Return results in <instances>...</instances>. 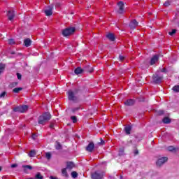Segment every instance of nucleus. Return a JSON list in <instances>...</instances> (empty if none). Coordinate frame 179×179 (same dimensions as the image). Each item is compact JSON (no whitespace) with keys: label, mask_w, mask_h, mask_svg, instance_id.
I'll use <instances>...</instances> for the list:
<instances>
[{"label":"nucleus","mask_w":179,"mask_h":179,"mask_svg":"<svg viewBox=\"0 0 179 179\" xmlns=\"http://www.w3.org/2000/svg\"><path fill=\"white\" fill-rule=\"evenodd\" d=\"M176 150V148L174 146H169L167 148V150H169V152H173V150Z\"/></svg>","instance_id":"32"},{"label":"nucleus","mask_w":179,"mask_h":179,"mask_svg":"<svg viewBox=\"0 0 179 179\" xmlns=\"http://www.w3.org/2000/svg\"><path fill=\"white\" fill-rule=\"evenodd\" d=\"M78 93H79V90H75L74 91L69 90L67 92L68 99L70 101H78V96H76Z\"/></svg>","instance_id":"2"},{"label":"nucleus","mask_w":179,"mask_h":179,"mask_svg":"<svg viewBox=\"0 0 179 179\" xmlns=\"http://www.w3.org/2000/svg\"><path fill=\"white\" fill-rule=\"evenodd\" d=\"M125 60V56H122L121 55H120L119 56V61H120L121 62H123V61Z\"/></svg>","instance_id":"36"},{"label":"nucleus","mask_w":179,"mask_h":179,"mask_svg":"<svg viewBox=\"0 0 179 179\" xmlns=\"http://www.w3.org/2000/svg\"><path fill=\"white\" fill-rule=\"evenodd\" d=\"M76 31V27H67L62 30V34L64 36V37H68L69 36H72L73 33Z\"/></svg>","instance_id":"3"},{"label":"nucleus","mask_w":179,"mask_h":179,"mask_svg":"<svg viewBox=\"0 0 179 179\" xmlns=\"http://www.w3.org/2000/svg\"><path fill=\"white\" fill-rule=\"evenodd\" d=\"M79 110H80V106H78L76 108H73L72 109V113H76V111H79Z\"/></svg>","instance_id":"37"},{"label":"nucleus","mask_w":179,"mask_h":179,"mask_svg":"<svg viewBox=\"0 0 179 179\" xmlns=\"http://www.w3.org/2000/svg\"><path fill=\"white\" fill-rule=\"evenodd\" d=\"M134 155H139V151H138V150H136L134 151Z\"/></svg>","instance_id":"49"},{"label":"nucleus","mask_w":179,"mask_h":179,"mask_svg":"<svg viewBox=\"0 0 179 179\" xmlns=\"http://www.w3.org/2000/svg\"><path fill=\"white\" fill-rule=\"evenodd\" d=\"M163 80V76H158L157 74H154L152 76V83L155 85H160Z\"/></svg>","instance_id":"6"},{"label":"nucleus","mask_w":179,"mask_h":179,"mask_svg":"<svg viewBox=\"0 0 179 179\" xmlns=\"http://www.w3.org/2000/svg\"><path fill=\"white\" fill-rule=\"evenodd\" d=\"M104 177V172L101 171H96L91 174L92 179H103Z\"/></svg>","instance_id":"4"},{"label":"nucleus","mask_w":179,"mask_h":179,"mask_svg":"<svg viewBox=\"0 0 179 179\" xmlns=\"http://www.w3.org/2000/svg\"><path fill=\"white\" fill-rule=\"evenodd\" d=\"M17 78L19 80H22V74L17 73Z\"/></svg>","instance_id":"42"},{"label":"nucleus","mask_w":179,"mask_h":179,"mask_svg":"<svg viewBox=\"0 0 179 179\" xmlns=\"http://www.w3.org/2000/svg\"><path fill=\"white\" fill-rule=\"evenodd\" d=\"M55 6L56 8H59V6H61V3H56Z\"/></svg>","instance_id":"47"},{"label":"nucleus","mask_w":179,"mask_h":179,"mask_svg":"<svg viewBox=\"0 0 179 179\" xmlns=\"http://www.w3.org/2000/svg\"><path fill=\"white\" fill-rule=\"evenodd\" d=\"M138 25L139 22L136 21V19H134L130 21L129 28L131 30H135V29H136V27H138Z\"/></svg>","instance_id":"7"},{"label":"nucleus","mask_w":179,"mask_h":179,"mask_svg":"<svg viewBox=\"0 0 179 179\" xmlns=\"http://www.w3.org/2000/svg\"><path fill=\"white\" fill-rule=\"evenodd\" d=\"M178 27H179V22H178Z\"/></svg>","instance_id":"54"},{"label":"nucleus","mask_w":179,"mask_h":179,"mask_svg":"<svg viewBox=\"0 0 179 179\" xmlns=\"http://www.w3.org/2000/svg\"><path fill=\"white\" fill-rule=\"evenodd\" d=\"M71 177L73 178H76V177H78V172L76 171L71 172Z\"/></svg>","instance_id":"33"},{"label":"nucleus","mask_w":179,"mask_h":179,"mask_svg":"<svg viewBox=\"0 0 179 179\" xmlns=\"http://www.w3.org/2000/svg\"><path fill=\"white\" fill-rule=\"evenodd\" d=\"M159 61V55H155L150 59V65H155Z\"/></svg>","instance_id":"12"},{"label":"nucleus","mask_w":179,"mask_h":179,"mask_svg":"<svg viewBox=\"0 0 179 179\" xmlns=\"http://www.w3.org/2000/svg\"><path fill=\"white\" fill-rule=\"evenodd\" d=\"M161 72H163V73L166 72V68H163V69L161 70Z\"/></svg>","instance_id":"50"},{"label":"nucleus","mask_w":179,"mask_h":179,"mask_svg":"<svg viewBox=\"0 0 179 179\" xmlns=\"http://www.w3.org/2000/svg\"><path fill=\"white\" fill-rule=\"evenodd\" d=\"M71 120H72L73 124H76V122H78V118L76 116H71Z\"/></svg>","instance_id":"31"},{"label":"nucleus","mask_w":179,"mask_h":179,"mask_svg":"<svg viewBox=\"0 0 179 179\" xmlns=\"http://www.w3.org/2000/svg\"><path fill=\"white\" fill-rule=\"evenodd\" d=\"M22 169H24V173H26L27 174L29 172H27L28 170H33V166L31 165H22Z\"/></svg>","instance_id":"16"},{"label":"nucleus","mask_w":179,"mask_h":179,"mask_svg":"<svg viewBox=\"0 0 179 179\" xmlns=\"http://www.w3.org/2000/svg\"><path fill=\"white\" fill-rule=\"evenodd\" d=\"M50 128H51V129H54V123L53 122L50 123Z\"/></svg>","instance_id":"45"},{"label":"nucleus","mask_w":179,"mask_h":179,"mask_svg":"<svg viewBox=\"0 0 179 179\" xmlns=\"http://www.w3.org/2000/svg\"><path fill=\"white\" fill-rule=\"evenodd\" d=\"M52 9H54V5H50L48 7L47 10H45V14L46 16H52Z\"/></svg>","instance_id":"10"},{"label":"nucleus","mask_w":179,"mask_h":179,"mask_svg":"<svg viewBox=\"0 0 179 179\" xmlns=\"http://www.w3.org/2000/svg\"><path fill=\"white\" fill-rule=\"evenodd\" d=\"M131 131H132V127L127 126L124 127V131L126 132L127 135H131Z\"/></svg>","instance_id":"20"},{"label":"nucleus","mask_w":179,"mask_h":179,"mask_svg":"<svg viewBox=\"0 0 179 179\" xmlns=\"http://www.w3.org/2000/svg\"><path fill=\"white\" fill-rule=\"evenodd\" d=\"M12 169H15V167H17V164H13L11 165Z\"/></svg>","instance_id":"46"},{"label":"nucleus","mask_w":179,"mask_h":179,"mask_svg":"<svg viewBox=\"0 0 179 179\" xmlns=\"http://www.w3.org/2000/svg\"><path fill=\"white\" fill-rule=\"evenodd\" d=\"M27 110H29V106L27 105H23L14 108L13 111H14V113H26Z\"/></svg>","instance_id":"5"},{"label":"nucleus","mask_w":179,"mask_h":179,"mask_svg":"<svg viewBox=\"0 0 179 179\" xmlns=\"http://www.w3.org/2000/svg\"><path fill=\"white\" fill-rule=\"evenodd\" d=\"M31 138H32V139L35 140V139L37 138V135H36V134H32Z\"/></svg>","instance_id":"48"},{"label":"nucleus","mask_w":179,"mask_h":179,"mask_svg":"<svg viewBox=\"0 0 179 179\" xmlns=\"http://www.w3.org/2000/svg\"><path fill=\"white\" fill-rule=\"evenodd\" d=\"M5 68H6V65L3 63H0V75L5 71Z\"/></svg>","instance_id":"22"},{"label":"nucleus","mask_w":179,"mask_h":179,"mask_svg":"<svg viewBox=\"0 0 179 179\" xmlns=\"http://www.w3.org/2000/svg\"><path fill=\"white\" fill-rule=\"evenodd\" d=\"M164 114V110H159L158 111V115H163Z\"/></svg>","instance_id":"43"},{"label":"nucleus","mask_w":179,"mask_h":179,"mask_svg":"<svg viewBox=\"0 0 179 179\" xmlns=\"http://www.w3.org/2000/svg\"><path fill=\"white\" fill-rule=\"evenodd\" d=\"M50 179H58V178H55V177H54V176H50Z\"/></svg>","instance_id":"51"},{"label":"nucleus","mask_w":179,"mask_h":179,"mask_svg":"<svg viewBox=\"0 0 179 179\" xmlns=\"http://www.w3.org/2000/svg\"><path fill=\"white\" fill-rule=\"evenodd\" d=\"M83 70H84V72H87L89 73H92V72H94V69H93V67L90 66V65H87V66H84Z\"/></svg>","instance_id":"13"},{"label":"nucleus","mask_w":179,"mask_h":179,"mask_svg":"<svg viewBox=\"0 0 179 179\" xmlns=\"http://www.w3.org/2000/svg\"><path fill=\"white\" fill-rule=\"evenodd\" d=\"M85 150L87 152H89L90 153H92L93 150H94V143L90 142L88 145L86 147Z\"/></svg>","instance_id":"11"},{"label":"nucleus","mask_w":179,"mask_h":179,"mask_svg":"<svg viewBox=\"0 0 179 179\" xmlns=\"http://www.w3.org/2000/svg\"><path fill=\"white\" fill-rule=\"evenodd\" d=\"M170 5H171V3L169 1H165V3H164V6H166V7L170 6Z\"/></svg>","instance_id":"40"},{"label":"nucleus","mask_w":179,"mask_h":179,"mask_svg":"<svg viewBox=\"0 0 179 179\" xmlns=\"http://www.w3.org/2000/svg\"><path fill=\"white\" fill-rule=\"evenodd\" d=\"M6 92H3L2 93L0 94V99H5V96H6Z\"/></svg>","instance_id":"35"},{"label":"nucleus","mask_w":179,"mask_h":179,"mask_svg":"<svg viewBox=\"0 0 179 179\" xmlns=\"http://www.w3.org/2000/svg\"><path fill=\"white\" fill-rule=\"evenodd\" d=\"M0 171H2V166H0Z\"/></svg>","instance_id":"52"},{"label":"nucleus","mask_w":179,"mask_h":179,"mask_svg":"<svg viewBox=\"0 0 179 179\" xmlns=\"http://www.w3.org/2000/svg\"><path fill=\"white\" fill-rule=\"evenodd\" d=\"M36 179H43L44 177L41 176V173L40 172H38L35 176Z\"/></svg>","instance_id":"30"},{"label":"nucleus","mask_w":179,"mask_h":179,"mask_svg":"<svg viewBox=\"0 0 179 179\" xmlns=\"http://www.w3.org/2000/svg\"><path fill=\"white\" fill-rule=\"evenodd\" d=\"M172 90L175 92V93H179V85H175L173 87Z\"/></svg>","instance_id":"27"},{"label":"nucleus","mask_w":179,"mask_h":179,"mask_svg":"<svg viewBox=\"0 0 179 179\" xmlns=\"http://www.w3.org/2000/svg\"><path fill=\"white\" fill-rule=\"evenodd\" d=\"M169 160V158L167 157H164L162 158L158 159V160L156 162L157 166L160 167V166H163Z\"/></svg>","instance_id":"9"},{"label":"nucleus","mask_w":179,"mask_h":179,"mask_svg":"<svg viewBox=\"0 0 179 179\" xmlns=\"http://www.w3.org/2000/svg\"><path fill=\"white\" fill-rule=\"evenodd\" d=\"M62 174L64 177H66L67 178V177H69V176L68 175V172L66 171V169H63L62 170Z\"/></svg>","instance_id":"23"},{"label":"nucleus","mask_w":179,"mask_h":179,"mask_svg":"<svg viewBox=\"0 0 179 179\" xmlns=\"http://www.w3.org/2000/svg\"><path fill=\"white\" fill-rule=\"evenodd\" d=\"M84 70L83 69H82V67L79 66L77 67L75 70H74V73H76V75H80V73H83Z\"/></svg>","instance_id":"15"},{"label":"nucleus","mask_w":179,"mask_h":179,"mask_svg":"<svg viewBox=\"0 0 179 179\" xmlns=\"http://www.w3.org/2000/svg\"><path fill=\"white\" fill-rule=\"evenodd\" d=\"M162 122H164V124H170V122H171V120H170V118L165 117Z\"/></svg>","instance_id":"24"},{"label":"nucleus","mask_w":179,"mask_h":179,"mask_svg":"<svg viewBox=\"0 0 179 179\" xmlns=\"http://www.w3.org/2000/svg\"><path fill=\"white\" fill-rule=\"evenodd\" d=\"M8 20H10V21L13 20V19L15 18V11L8 10Z\"/></svg>","instance_id":"14"},{"label":"nucleus","mask_w":179,"mask_h":179,"mask_svg":"<svg viewBox=\"0 0 179 179\" xmlns=\"http://www.w3.org/2000/svg\"><path fill=\"white\" fill-rule=\"evenodd\" d=\"M87 9H89V6L87 7Z\"/></svg>","instance_id":"53"},{"label":"nucleus","mask_w":179,"mask_h":179,"mask_svg":"<svg viewBox=\"0 0 179 179\" xmlns=\"http://www.w3.org/2000/svg\"><path fill=\"white\" fill-rule=\"evenodd\" d=\"M45 157H46V159H48V160H50L51 159V153L46 152Z\"/></svg>","instance_id":"38"},{"label":"nucleus","mask_w":179,"mask_h":179,"mask_svg":"<svg viewBox=\"0 0 179 179\" xmlns=\"http://www.w3.org/2000/svg\"><path fill=\"white\" fill-rule=\"evenodd\" d=\"M24 44L25 45V47H30V45H31V40L29 38L24 39Z\"/></svg>","instance_id":"18"},{"label":"nucleus","mask_w":179,"mask_h":179,"mask_svg":"<svg viewBox=\"0 0 179 179\" xmlns=\"http://www.w3.org/2000/svg\"><path fill=\"white\" fill-rule=\"evenodd\" d=\"M8 44L10 45H13L16 44V42L15 41V39L10 38V39H8Z\"/></svg>","instance_id":"29"},{"label":"nucleus","mask_w":179,"mask_h":179,"mask_svg":"<svg viewBox=\"0 0 179 179\" xmlns=\"http://www.w3.org/2000/svg\"><path fill=\"white\" fill-rule=\"evenodd\" d=\"M100 141H101V142H99V143H98V145H105L106 144V142L103 140V138H100Z\"/></svg>","instance_id":"39"},{"label":"nucleus","mask_w":179,"mask_h":179,"mask_svg":"<svg viewBox=\"0 0 179 179\" xmlns=\"http://www.w3.org/2000/svg\"><path fill=\"white\" fill-rule=\"evenodd\" d=\"M23 90L22 87H16L13 90V93H19V92Z\"/></svg>","instance_id":"26"},{"label":"nucleus","mask_w":179,"mask_h":179,"mask_svg":"<svg viewBox=\"0 0 179 179\" xmlns=\"http://www.w3.org/2000/svg\"><path fill=\"white\" fill-rule=\"evenodd\" d=\"M10 86H11V87H15V86H17V83L14 82V83H13L12 84H10Z\"/></svg>","instance_id":"44"},{"label":"nucleus","mask_w":179,"mask_h":179,"mask_svg":"<svg viewBox=\"0 0 179 179\" xmlns=\"http://www.w3.org/2000/svg\"><path fill=\"white\" fill-rule=\"evenodd\" d=\"M75 167V164H73V162H69L66 164V169H68L69 170H72V169H73Z\"/></svg>","instance_id":"19"},{"label":"nucleus","mask_w":179,"mask_h":179,"mask_svg":"<svg viewBox=\"0 0 179 179\" xmlns=\"http://www.w3.org/2000/svg\"><path fill=\"white\" fill-rule=\"evenodd\" d=\"M51 120V114L48 112H45L41 115L38 119V124L44 125L45 122H48Z\"/></svg>","instance_id":"1"},{"label":"nucleus","mask_w":179,"mask_h":179,"mask_svg":"<svg viewBox=\"0 0 179 179\" xmlns=\"http://www.w3.org/2000/svg\"><path fill=\"white\" fill-rule=\"evenodd\" d=\"M29 157H34L36 156V150H31L29 154Z\"/></svg>","instance_id":"28"},{"label":"nucleus","mask_w":179,"mask_h":179,"mask_svg":"<svg viewBox=\"0 0 179 179\" xmlns=\"http://www.w3.org/2000/svg\"><path fill=\"white\" fill-rule=\"evenodd\" d=\"M10 54H11V55H15L17 57V55H22L21 53H17L16 54V52L15 51L10 52Z\"/></svg>","instance_id":"41"},{"label":"nucleus","mask_w":179,"mask_h":179,"mask_svg":"<svg viewBox=\"0 0 179 179\" xmlns=\"http://www.w3.org/2000/svg\"><path fill=\"white\" fill-rule=\"evenodd\" d=\"M117 6L119 8V10L117 11V13H118L119 15H122V13L125 12V10L124 9V2L119 1L117 3Z\"/></svg>","instance_id":"8"},{"label":"nucleus","mask_w":179,"mask_h":179,"mask_svg":"<svg viewBox=\"0 0 179 179\" xmlns=\"http://www.w3.org/2000/svg\"><path fill=\"white\" fill-rule=\"evenodd\" d=\"M135 104V101L134 99H128L124 102V105L127 106H134Z\"/></svg>","instance_id":"17"},{"label":"nucleus","mask_w":179,"mask_h":179,"mask_svg":"<svg viewBox=\"0 0 179 179\" xmlns=\"http://www.w3.org/2000/svg\"><path fill=\"white\" fill-rule=\"evenodd\" d=\"M177 33V29H172V31L169 32V36H174Z\"/></svg>","instance_id":"34"},{"label":"nucleus","mask_w":179,"mask_h":179,"mask_svg":"<svg viewBox=\"0 0 179 179\" xmlns=\"http://www.w3.org/2000/svg\"><path fill=\"white\" fill-rule=\"evenodd\" d=\"M55 148L57 149V150H61V149H62V145L58 141L56 142Z\"/></svg>","instance_id":"25"},{"label":"nucleus","mask_w":179,"mask_h":179,"mask_svg":"<svg viewBox=\"0 0 179 179\" xmlns=\"http://www.w3.org/2000/svg\"><path fill=\"white\" fill-rule=\"evenodd\" d=\"M107 38H108V40H110V41H115V36H114V34H108L106 36Z\"/></svg>","instance_id":"21"}]
</instances>
